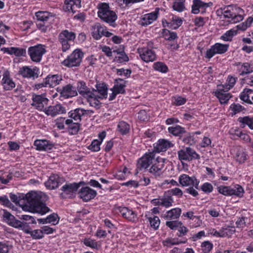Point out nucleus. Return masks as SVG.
Listing matches in <instances>:
<instances>
[{
  "label": "nucleus",
  "instance_id": "obj_1",
  "mask_svg": "<svg viewBox=\"0 0 253 253\" xmlns=\"http://www.w3.org/2000/svg\"><path fill=\"white\" fill-rule=\"evenodd\" d=\"M25 199L26 203L21 205L24 211L38 213L42 215L49 211V208L44 204L41 202V194L35 191H31L25 195Z\"/></svg>",
  "mask_w": 253,
  "mask_h": 253
},
{
  "label": "nucleus",
  "instance_id": "obj_2",
  "mask_svg": "<svg viewBox=\"0 0 253 253\" xmlns=\"http://www.w3.org/2000/svg\"><path fill=\"white\" fill-rule=\"evenodd\" d=\"M97 8L98 17L103 21L109 24L110 25L114 26L118 16L116 12L110 7L109 3H100L98 4Z\"/></svg>",
  "mask_w": 253,
  "mask_h": 253
},
{
  "label": "nucleus",
  "instance_id": "obj_3",
  "mask_svg": "<svg viewBox=\"0 0 253 253\" xmlns=\"http://www.w3.org/2000/svg\"><path fill=\"white\" fill-rule=\"evenodd\" d=\"M154 43L152 41L147 42L146 45L137 48V53H138L140 59L146 63L153 62L157 59V55L154 50Z\"/></svg>",
  "mask_w": 253,
  "mask_h": 253
},
{
  "label": "nucleus",
  "instance_id": "obj_4",
  "mask_svg": "<svg viewBox=\"0 0 253 253\" xmlns=\"http://www.w3.org/2000/svg\"><path fill=\"white\" fill-rule=\"evenodd\" d=\"M84 55L80 49H76L62 61V64L69 68L78 67L81 64Z\"/></svg>",
  "mask_w": 253,
  "mask_h": 253
},
{
  "label": "nucleus",
  "instance_id": "obj_5",
  "mask_svg": "<svg viewBox=\"0 0 253 253\" xmlns=\"http://www.w3.org/2000/svg\"><path fill=\"white\" fill-rule=\"evenodd\" d=\"M28 52L33 62H40L46 50L44 45L39 44L29 47Z\"/></svg>",
  "mask_w": 253,
  "mask_h": 253
},
{
  "label": "nucleus",
  "instance_id": "obj_6",
  "mask_svg": "<svg viewBox=\"0 0 253 253\" xmlns=\"http://www.w3.org/2000/svg\"><path fill=\"white\" fill-rule=\"evenodd\" d=\"M76 38V34L67 30L62 31L59 35V41L62 44V50L66 51L70 47L69 42H73Z\"/></svg>",
  "mask_w": 253,
  "mask_h": 253
},
{
  "label": "nucleus",
  "instance_id": "obj_7",
  "mask_svg": "<svg viewBox=\"0 0 253 253\" xmlns=\"http://www.w3.org/2000/svg\"><path fill=\"white\" fill-rule=\"evenodd\" d=\"M229 44L216 43L206 51L205 57L211 59L215 54H223L226 52L228 48Z\"/></svg>",
  "mask_w": 253,
  "mask_h": 253
},
{
  "label": "nucleus",
  "instance_id": "obj_8",
  "mask_svg": "<svg viewBox=\"0 0 253 253\" xmlns=\"http://www.w3.org/2000/svg\"><path fill=\"white\" fill-rule=\"evenodd\" d=\"M18 73L23 78L35 79L38 77L40 71L39 68L36 67L25 66L19 68Z\"/></svg>",
  "mask_w": 253,
  "mask_h": 253
},
{
  "label": "nucleus",
  "instance_id": "obj_9",
  "mask_svg": "<svg viewBox=\"0 0 253 253\" xmlns=\"http://www.w3.org/2000/svg\"><path fill=\"white\" fill-rule=\"evenodd\" d=\"M159 14V9L156 8L154 11L141 16L140 20L141 25L147 26L156 21Z\"/></svg>",
  "mask_w": 253,
  "mask_h": 253
},
{
  "label": "nucleus",
  "instance_id": "obj_10",
  "mask_svg": "<svg viewBox=\"0 0 253 253\" xmlns=\"http://www.w3.org/2000/svg\"><path fill=\"white\" fill-rule=\"evenodd\" d=\"M80 183H67L64 185L61 188L62 192L61 194L62 197L68 196L71 197L75 194L79 188L80 187Z\"/></svg>",
  "mask_w": 253,
  "mask_h": 253
},
{
  "label": "nucleus",
  "instance_id": "obj_11",
  "mask_svg": "<svg viewBox=\"0 0 253 253\" xmlns=\"http://www.w3.org/2000/svg\"><path fill=\"white\" fill-rule=\"evenodd\" d=\"M155 159V154L154 152L146 153L138 161L137 168L140 169H146L152 165L154 159Z\"/></svg>",
  "mask_w": 253,
  "mask_h": 253
},
{
  "label": "nucleus",
  "instance_id": "obj_12",
  "mask_svg": "<svg viewBox=\"0 0 253 253\" xmlns=\"http://www.w3.org/2000/svg\"><path fill=\"white\" fill-rule=\"evenodd\" d=\"M165 162V159L163 158H155L150 169V172L155 175H160L164 167Z\"/></svg>",
  "mask_w": 253,
  "mask_h": 253
},
{
  "label": "nucleus",
  "instance_id": "obj_13",
  "mask_svg": "<svg viewBox=\"0 0 253 253\" xmlns=\"http://www.w3.org/2000/svg\"><path fill=\"white\" fill-rule=\"evenodd\" d=\"M118 210L124 218L129 221L134 222L137 219V213L131 209L126 207H119Z\"/></svg>",
  "mask_w": 253,
  "mask_h": 253
},
{
  "label": "nucleus",
  "instance_id": "obj_14",
  "mask_svg": "<svg viewBox=\"0 0 253 253\" xmlns=\"http://www.w3.org/2000/svg\"><path fill=\"white\" fill-rule=\"evenodd\" d=\"M63 181L62 178L57 174H54L49 176L48 180L45 182L44 185L47 189L52 190L57 188Z\"/></svg>",
  "mask_w": 253,
  "mask_h": 253
},
{
  "label": "nucleus",
  "instance_id": "obj_15",
  "mask_svg": "<svg viewBox=\"0 0 253 253\" xmlns=\"http://www.w3.org/2000/svg\"><path fill=\"white\" fill-rule=\"evenodd\" d=\"M1 84L5 90H10L15 87V84L10 77V73L5 70L2 74Z\"/></svg>",
  "mask_w": 253,
  "mask_h": 253
},
{
  "label": "nucleus",
  "instance_id": "obj_16",
  "mask_svg": "<svg viewBox=\"0 0 253 253\" xmlns=\"http://www.w3.org/2000/svg\"><path fill=\"white\" fill-rule=\"evenodd\" d=\"M79 194L81 199L87 202L93 199L96 196L97 192L89 187H84L81 188Z\"/></svg>",
  "mask_w": 253,
  "mask_h": 253
},
{
  "label": "nucleus",
  "instance_id": "obj_17",
  "mask_svg": "<svg viewBox=\"0 0 253 253\" xmlns=\"http://www.w3.org/2000/svg\"><path fill=\"white\" fill-rule=\"evenodd\" d=\"M36 149L42 151H50L54 147L52 143L45 139H37L34 142Z\"/></svg>",
  "mask_w": 253,
  "mask_h": 253
},
{
  "label": "nucleus",
  "instance_id": "obj_18",
  "mask_svg": "<svg viewBox=\"0 0 253 253\" xmlns=\"http://www.w3.org/2000/svg\"><path fill=\"white\" fill-rule=\"evenodd\" d=\"M178 157L181 161L183 169L188 170L190 163V148H186V150H181L178 152Z\"/></svg>",
  "mask_w": 253,
  "mask_h": 253
},
{
  "label": "nucleus",
  "instance_id": "obj_19",
  "mask_svg": "<svg viewBox=\"0 0 253 253\" xmlns=\"http://www.w3.org/2000/svg\"><path fill=\"white\" fill-rule=\"evenodd\" d=\"M44 113L48 116H55L58 114L66 113V109L61 104H57L55 106H50L44 109Z\"/></svg>",
  "mask_w": 253,
  "mask_h": 253
},
{
  "label": "nucleus",
  "instance_id": "obj_20",
  "mask_svg": "<svg viewBox=\"0 0 253 253\" xmlns=\"http://www.w3.org/2000/svg\"><path fill=\"white\" fill-rule=\"evenodd\" d=\"M60 94L61 96L65 98H68L76 96L78 93L75 86L71 84H68L62 87L60 91Z\"/></svg>",
  "mask_w": 253,
  "mask_h": 253
},
{
  "label": "nucleus",
  "instance_id": "obj_21",
  "mask_svg": "<svg viewBox=\"0 0 253 253\" xmlns=\"http://www.w3.org/2000/svg\"><path fill=\"white\" fill-rule=\"evenodd\" d=\"M48 99L41 95H34L32 105L39 110L44 109V105L47 103Z\"/></svg>",
  "mask_w": 253,
  "mask_h": 253
},
{
  "label": "nucleus",
  "instance_id": "obj_22",
  "mask_svg": "<svg viewBox=\"0 0 253 253\" xmlns=\"http://www.w3.org/2000/svg\"><path fill=\"white\" fill-rule=\"evenodd\" d=\"M81 7L80 0H65V1L64 8L66 11H71L74 13Z\"/></svg>",
  "mask_w": 253,
  "mask_h": 253
},
{
  "label": "nucleus",
  "instance_id": "obj_23",
  "mask_svg": "<svg viewBox=\"0 0 253 253\" xmlns=\"http://www.w3.org/2000/svg\"><path fill=\"white\" fill-rule=\"evenodd\" d=\"M45 80V85L47 87H53L59 84L62 80V77L59 75H49Z\"/></svg>",
  "mask_w": 253,
  "mask_h": 253
},
{
  "label": "nucleus",
  "instance_id": "obj_24",
  "mask_svg": "<svg viewBox=\"0 0 253 253\" xmlns=\"http://www.w3.org/2000/svg\"><path fill=\"white\" fill-rule=\"evenodd\" d=\"M84 97L86 99L90 106L97 108L100 107L99 99L101 98L98 97V95L94 93L92 90L88 92L87 95H85Z\"/></svg>",
  "mask_w": 253,
  "mask_h": 253
},
{
  "label": "nucleus",
  "instance_id": "obj_25",
  "mask_svg": "<svg viewBox=\"0 0 253 253\" xmlns=\"http://www.w3.org/2000/svg\"><path fill=\"white\" fill-rule=\"evenodd\" d=\"M173 146L172 143L166 139H162L154 144V147L157 152L166 151L168 148Z\"/></svg>",
  "mask_w": 253,
  "mask_h": 253
},
{
  "label": "nucleus",
  "instance_id": "obj_26",
  "mask_svg": "<svg viewBox=\"0 0 253 253\" xmlns=\"http://www.w3.org/2000/svg\"><path fill=\"white\" fill-rule=\"evenodd\" d=\"M106 137V132L102 131L98 134V139L93 140L89 146V149L93 152H98L100 150V145Z\"/></svg>",
  "mask_w": 253,
  "mask_h": 253
},
{
  "label": "nucleus",
  "instance_id": "obj_27",
  "mask_svg": "<svg viewBox=\"0 0 253 253\" xmlns=\"http://www.w3.org/2000/svg\"><path fill=\"white\" fill-rule=\"evenodd\" d=\"M86 110L77 108L74 110H72L69 113V119H71L75 122L80 123L82 119V117L85 114Z\"/></svg>",
  "mask_w": 253,
  "mask_h": 253
},
{
  "label": "nucleus",
  "instance_id": "obj_28",
  "mask_svg": "<svg viewBox=\"0 0 253 253\" xmlns=\"http://www.w3.org/2000/svg\"><path fill=\"white\" fill-rule=\"evenodd\" d=\"M193 2L191 12L194 14L199 13L200 8L208 7L212 5L211 2L205 3L201 0H194Z\"/></svg>",
  "mask_w": 253,
  "mask_h": 253
},
{
  "label": "nucleus",
  "instance_id": "obj_29",
  "mask_svg": "<svg viewBox=\"0 0 253 253\" xmlns=\"http://www.w3.org/2000/svg\"><path fill=\"white\" fill-rule=\"evenodd\" d=\"M96 89H93L94 93L98 95V97L103 99L107 96V87L104 84H98L96 85Z\"/></svg>",
  "mask_w": 253,
  "mask_h": 253
},
{
  "label": "nucleus",
  "instance_id": "obj_30",
  "mask_svg": "<svg viewBox=\"0 0 253 253\" xmlns=\"http://www.w3.org/2000/svg\"><path fill=\"white\" fill-rule=\"evenodd\" d=\"M66 125L69 132L71 134H76L78 133L80 128V124L78 122H75L71 119L66 120Z\"/></svg>",
  "mask_w": 253,
  "mask_h": 253
},
{
  "label": "nucleus",
  "instance_id": "obj_31",
  "mask_svg": "<svg viewBox=\"0 0 253 253\" xmlns=\"http://www.w3.org/2000/svg\"><path fill=\"white\" fill-rule=\"evenodd\" d=\"M126 86V81L121 79H118L116 80L113 88L115 89L116 93L123 94L125 92Z\"/></svg>",
  "mask_w": 253,
  "mask_h": 253
},
{
  "label": "nucleus",
  "instance_id": "obj_32",
  "mask_svg": "<svg viewBox=\"0 0 253 253\" xmlns=\"http://www.w3.org/2000/svg\"><path fill=\"white\" fill-rule=\"evenodd\" d=\"M224 89V88L215 92L216 96L221 104L227 103L228 100L232 97L230 93L226 92Z\"/></svg>",
  "mask_w": 253,
  "mask_h": 253
},
{
  "label": "nucleus",
  "instance_id": "obj_33",
  "mask_svg": "<svg viewBox=\"0 0 253 253\" xmlns=\"http://www.w3.org/2000/svg\"><path fill=\"white\" fill-rule=\"evenodd\" d=\"M82 242L85 246L93 249L98 250L101 246L98 242L90 238H85Z\"/></svg>",
  "mask_w": 253,
  "mask_h": 253
},
{
  "label": "nucleus",
  "instance_id": "obj_34",
  "mask_svg": "<svg viewBox=\"0 0 253 253\" xmlns=\"http://www.w3.org/2000/svg\"><path fill=\"white\" fill-rule=\"evenodd\" d=\"M180 214V209L175 208L168 211L165 214V216L167 219H176L179 217Z\"/></svg>",
  "mask_w": 253,
  "mask_h": 253
},
{
  "label": "nucleus",
  "instance_id": "obj_35",
  "mask_svg": "<svg viewBox=\"0 0 253 253\" xmlns=\"http://www.w3.org/2000/svg\"><path fill=\"white\" fill-rule=\"evenodd\" d=\"M104 27L100 25H95L92 28V36L95 40H99L103 36Z\"/></svg>",
  "mask_w": 253,
  "mask_h": 253
},
{
  "label": "nucleus",
  "instance_id": "obj_36",
  "mask_svg": "<svg viewBox=\"0 0 253 253\" xmlns=\"http://www.w3.org/2000/svg\"><path fill=\"white\" fill-rule=\"evenodd\" d=\"M10 226L15 228L21 229L25 232H27L28 224L25 222H22L20 220L14 219L9 224Z\"/></svg>",
  "mask_w": 253,
  "mask_h": 253
},
{
  "label": "nucleus",
  "instance_id": "obj_37",
  "mask_svg": "<svg viewBox=\"0 0 253 253\" xmlns=\"http://www.w3.org/2000/svg\"><path fill=\"white\" fill-rule=\"evenodd\" d=\"M77 89L79 93L83 97L87 95L88 92L90 91L86 86L85 83L83 81L78 82Z\"/></svg>",
  "mask_w": 253,
  "mask_h": 253
},
{
  "label": "nucleus",
  "instance_id": "obj_38",
  "mask_svg": "<svg viewBox=\"0 0 253 253\" xmlns=\"http://www.w3.org/2000/svg\"><path fill=\"white\" fill-rule=\"evenodd\" d=\"M27 231L25 233L30 234L33 239H40L43 237L41 228L32 230L28 226Z\"/></svg>",
  "mask_w": 253,
  "mask_h": 253
},
{
  "label": "nucleus",
  "instance_id": "obj_39",
  "mask_svg": "<svg viewBox=\"0 0 253 253\" xmlns=\"http://www.w3.org/2000/svg\"><path fill=\"white\" fill-rule=\"evenodd\" d=\"M117 129L122 134H126L129 132L130 126L126 122L121 121L118 125Z\"/></svg>",
  "mask_w": 253,
  "mask_h": 253
},
{
  "label": "nucleus",
  "instance_id": "obj_40",
  "mask_svg": "<svg viewBox=\"0 0 253 253\" xmlns=\"http://www.w3.org/2000/svg\"><path fill=\"white\" fill-rule=\"evenodd\" d=\"M167 24L168 27L176 29L182 24V20L179 17L173 16L171 21Z\"/></svg>",
  "mask_w": 253,
  "mask_h": 253
},
{
  "label": "nucleus",
  "instance_id": "obj_41",
  "mask_svg": "<svg viewBox=\"0 0 253 253\" xmlns=\"http://www.w3.org/2000/svg\"><path fill=\"white\" fill-rule=\"evenodd\" d=\"M153 69L158 72L166 73L168 71V67L162 62H156L153 65Z\"/></svg>",
  "mask_w": 253,
  "mask_h": 253
},
{
  "label": "nucleus",
  "instance_id": "obj_42",
  "mask_svg": "<svg viewBox=\"0 0 253 253\" xmlns=\"http://www.w3.org/2000/svg\"><path fill=\"white\" fill-rule=\"evenodd\" d=\"M238 121L243 125L242 127H244L246 125L248 126L251 129H253V117L252 118H250L248 116L240 117L238 118Z\"/></svg>",
  "mask_w": 253,
  "mask_h": 253
},
{
  "label": "nucleus",
  "instance_id": "obj_43",
  "mask_svg": "<svg viewBox=\"0 0 253 253\" xmlns=\"http://www.w3.org/2000/svg\"><path fill=\"white\" fill-rule=\"evenodd\" d=\"M240 72V75L243 76L245 74H248L253 72V68L251 67V65L248 63H243L239 68Z\"/></svg>",
  "mask_w": 253,
  "mask_h": 253
},
{
  "label": "nucleus",
  "instance_id": "obj_44",
  "mask_svg": "<svg viewBox=\"0 0 253 253\" xmlns=\"http://www.w3.org/2000/svg\"><path fill=\"white\" fill-rule=\"evenodd\" d=\"M148 219L151 227L155 229H157L159 227L160 220L159 217L153 215L151 216L148 217Z\"/></svg>",
  "mask_w": 253,
  "mask_h": 253
},
{
  "label": "nucleus",
  "instance_id": "obj_45",
  "mask_svg": "<svg viewBox=\"0 0 253 253\" xmlns=\"http://www.w3.org/2000/svg\"><path fill=\"white\" fill-rule=\"evenodd\" d=\"M45 222H48V223H51L52 225H56L59 221V218L58 215L56 213H52L47 216L45 218Z\"/></svg>",
  "mask_w": 253,
  "mask_h": 253
},
{
  "label": "nucleus",
  "instance_id": "obj_46",
  "mask_svg": "<svg viewBox=\"0 0 253 253\" xmlns=\"http://www.w3.org/2000/svg\"><path fill=\"white\" fill-rule=\"evenodd\" d=\"M50 13L47 11H38L36 13V16L38 20L45 21L49 17Z\"/></svg>",
  "mask_w": 253,
  "mask_h": 253
},
{
  "label": "nucleus",
  "instance_id": "obj_47",
  "mask_svg": "<svg viewBox=\"0 0 253 253\" xmlns=\"http://www.w3.org/2000/svg\"><path fill=\"white\" fill-rule=\"evenodd\" d=\"M232 189L230 186H220L218 187V191L220 194L225 196H231L232 193Z\"/></svg>",
  "mask_w": 253,
  "mask_h": 253
},
{
  "label": "nucleus",
  "instance_id": "obj_48",
  "mask_svg": "<svg viewBox=\"0 0 253 253\" xmlns=\"http://www.w3.org/2000/svg\"><path fill=\"white\" fill-rule=\"evenodd\" d=\"M236 80L237 78H234L231 76H229L227 79V84L223 85V87L227 90L230 89L234 86L236 82Z\"/></svg>",
  "mask_w": 253,
  "mask_h": 253
},
{
  "label": "nucleus",
  "instance_id": "obj_49",
  "mask_svg": "<svg viewBox=\"0 0 253 253\" xmlns=\"http://www.w3.org/2000/svg\"><path fill=\"white\" fill-rule=\"evenodd\" d=\"M237 34L236 30L231 29L227 31L221 37V39L224 41H231L232 37Z\"/></svg>",
  "mask_w": 253,
  "mask_h": 253
},
{
  "label": "nucleus",
  "instance_id": "obj_50",
  "mask_svg": "<svg viewBox=\"0 0 253 253\" xmlns=\"http://www.w3.org/2000/svg\"><path fill=\"white\" fill-rule=\"evenodd\" d=\"M183 243L184 242L179 241L177 238H168L163 242V245L168 247Z\"/></svg>",
  "mask_w": 253,
  "mask_h": 253
},
{
  "label": "nucleus",
  "instance_id": "obj_51",
  "mask_svg": "<svg viewBox=\"0 0 253 253\" xmlns=\"http://www.w3.org/2000/svg\"><path fill=\"white\" fill-rule=\"evenodd\" d=\"M169 131L174 135L177 136L184 132V129L179 126L169 127Z\"/></svg>",
  "mask_w": 253,
  "mask_h": 253
},
{
  "label": "nucleus",
  "instance_id": "obj_52",
  "mask_svg": "<svg viewBox=\"0 0 253 253\" xmlns=\"http://www.w3.org/2000/svg\"><path fill=\"white\" fill-rule=\"evenodd\" d=\"M130 173L129 170L126 167L123 168L122 170H119L116 174V177L118 179H124L127 177Z\"/></svg>",
  "mask_w": 253,
  "mask_h": 253
},
{
  "label": "nucleus",
  "instance_id": "obj_53",
  "mask_svg": "<svg viewBox=\"0 0 253 253\" xmlns=\"http://www.w3.org/2000/svg\"><path fill=\"white\" fill-rule=\"evenodd\" d=\"M169 195L175 196L177 197H181L183 195L182 191L178 188L171 189L165 193Z\"/></svg>",
  "mask_w": 253,
  "mask_h": 253
},
{
  "label": "nucleus",
  "instance_id": "obj_54",
  "mask_svg": "<svg viewBox=\"0 0 253 253\" xmlns=\"http://www.w3.org/2000/svg\"><path fill=\"white\" fill-rule=\"evenodd\" d=\"M179 182L182 186H188L190 185V177L186 174L181 175L179 177Z\"/></svg>",
  "mask_w": 253,
  "mask_h": 253
},
{
  "label": "nucleus",
  "instance_id": "obj_55",
  "mask_svg": "<svg viewBox=\"0 0 253 253\" xmlns=\"http://www.w3.org/2000/svg\"><path fill=\"white\" fill-rule=\"evenodd\" d=\"M163 36L165 39L168 41L174 40L177 38V35L176 33L173 32H171L167 30L164 31Z\"/></svg>",
  "mask_w": 253,
  "mask_h": 253
},
{
  "label": "nucleus",
  "instance_id": "obj_56",
  "mask_svg": "<svg viewBox=\"0 0 253 253\" xmlns=\"http://www.w3.org/2000/svg\"><path fill=\"white\" fill-rule=\"evenodd\" d=\"M236 159L240 163H244L247 159V155L242 150H239L236 154Z\"/></svg>",
  "mask_w": 253,
  "mask_h": 253
},
{
  "label": "nucleus",
  "instance_id": "obj_57",
  "mask_svg": "<svg viewBox=\"0 0 253 253\" xmlns=\"http://www.w3.org/2000/svg\"><path fill=\"white\" fill-rule=\"evenodd\" d=\"M173 3V8L174 10L181 12L184 8V1L185 0H178Z\"/></svg>",
  "mask_w": 253,
  "mask_h": 253
},
{
  "label": "nucleus",
  "instance_id": "obj_58",
  "mask_svg": "<svg viewBox=\"0 0 253 253\" xmlns=\"http://www.w3.org/2000/svg\"><path fill=\"white\" fill-rule=\"evenodd\" d=\"M222 229L223 231L222 236H223V237L231 236L235 232V227L232 226L223 227Z\"/></svg>",
  "mask_w": 253,
  "mask_h": 253
},
{
  "label": "nucleus",
  "instance_id": "obj_59",
  "mask_svg": "<svg viewBox=\"0 0 253 253\" xmlns=\"http://www.w3.org/2000/svg\"><path fill=\"white\" fill-rule=\"evenodd\" d=\"M161 203H162V206L166 208H169L172 205L173 200L171 196H168V197H164L162 198Z\"/></svg>",
  "mask_w": 253,
  "mask_h": 253
},
{
  "label": "nucleus",
  "instance_id": "obj_60",
  "mask_svg": "<svg viewBox=\"0 0 253 253\" xmlns=\"http://www.w3.org/2000/svg\"><path fill=\"white\" fill-rule=\"evenodd\" d=\"M232 189L233 190L232 193H233L232 194V195H236L240 197L243 196L244 190L240 185H237L234 188Z\"/></svg>",
  "mask_w": 253,
  "mask_h": 253
},
{
  "label": "nucleus",
  "instance_id": "obj_61",
  "mask_svg": "<svg viewBox=\"0 0 253 253\" xmlns=\"http://www.w3.org/2000/svg\"><path fill=\"white\" fill-rule=\"evenodd\" d=\"M66 124V120L63 118H58L55 120V126L59 129L64 128V124Z\"/></svg>",
  "mask_w": 253,
  "mask_h": 253
},
{
  "label": "nucleus",
  "instance_id": "obj_62",
  "mask_svg": "<svg viewBox=\"0 0 253 253\" xmlns=\"http://www.w3.org/2000/svg\"><path fill=\"white\" fill-rule=\"evenodd\" d=\"M202 250L204 253H208L212 248V244L209 241H205L202 244Z\"/></svg>",
  "mask_w": 253,
  "mask_h": 253
},
{
  "label": "nucleus",
  "instance_id": "obj_63",
  "mask_svg": "<svg viewBox=\"0 0 253 253\" xmlns=\"http://www.w3.org/2000/svg\"><path fill=\"white\" fill-rule=\"evenodd\" d=\"M3 216L4 220L9 225L13 220L15 219L13 215H12L10 212L6 211V210H3Z\"/></svg>",
  "mask_w": 253,
  "mask_h": 253
},
{
  "label": "nucleus",
  "instance_id": "obj_64",
  "mask_svg": "<svg viewBox=\"0 0 253 253\" xmlns=\"http://www.w3.org/2000/svg\"><path fill=\"white\" fill-rule=\"evenodd\" d=\"M26 54V50L22 48L13 47V55L20 57L24 56Z\"/></svg>",
  "mask_w": 253,
  "mask_h": 253
}]
</instances>
